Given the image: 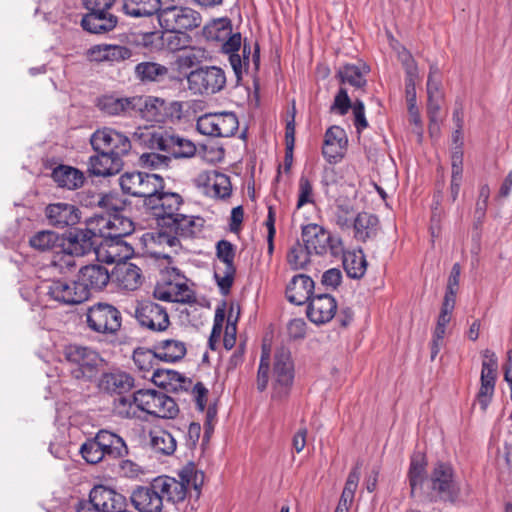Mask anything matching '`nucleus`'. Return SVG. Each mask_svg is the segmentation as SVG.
<instances>
[{
  "mask_svg": "<svg viewBox=\"0 0 512 512\" xmlns=\"http://www.w3.org/2000/svg\"><path fill=\"white\" fill-rule=\"evenodd\" d=\"M182 198L176 193L157 192L146 202V208L151 210L156 218L170 222L179 213Z\"/></svg>",
  "mask_w": 512,
  "mask_h": 512,
  "instance_id": "4be33fe9",
  "label": "nucleus"
},
{
  "mask_svg": "<svg viewBox=\"0 0 512 512\" xmlns=\"http://www.w3.org/2000/svg\"><path fill=\"white\" fill-rule=\"evenodd\" d=\"M122 191L134 197L144 198L146 202L164 188V180L157 174L145 172H126L119 178Z\"/></svg>",
  "mask_w": 512,
  "mask_h": 512,
  "instance_id": "1a4fd4ad",
  "label": "nucleus"
},
{
  "mask_svg": "<svg viewBox=\"0 0 512 512\" xmlns=\"http://www.w3.org/2000/svg\"><path fill=\"white\" fill-rule=\"evenodd\" d=\"M88 233L79 229L62 236L61 250L55 254L53 264L61 269L64 266L70 269L75 266L73 257H81L94 250L96 241Z\"/></svg>",
  "mask_w": 512,
  "mask_h": 512,
  "instance_id": "0eeeda50",
  "label": "nucleus"
},
{
  "mask_svg": "<svg viewBox=\"0 0 512 512\" xmlns=\"http://www.w3.org/2000/svg\"><path fill=\"white\" fill-rule=\"evenodd\" d=\"M62 236L50 230H43L35 233L30 239L29 244L35 250L46 252L55 248L61 249Z\"/></svg>",
  "mask_w": 512,
  "mask_h": 512,
  "instance_id": "c03bdc74",
  "label": "nucleus"
},
{
  "mask_svg": "<svg viewBox=\"0 0 512 512\" xmlns=\"http://www.w3.org/2000/svg\"><path fill=\"white\" fill-rule=\"evenodd\" d=\"M52 178L58 186L69 190L81 187L85 180L80 170L66 165L56 167L52 172Z\"/></svg>",
  "mask_w": 512,
  "mask_h": 512,
  "instance_id": "4c0bfd02",
  "label": "nucleus"
},
{
  "mask_svg": "<svg viewBox=\"0 0 512 512\" xmlns=\"http://www.w3.org/2000/svg\"><path fill=\"white\" fill-rule=\"evenodd\" d=\"M133 137L145 148L165 152L176 159L191 158L197 150L191 140L161 127L139 129Z\"/></svg>",
  "mask_w": 512,
  "mask_h": 512,
  "instance_id": "f03ea898",
  "label": "nucleus"
},
{
  "mask_svg": "<svg viewBox=\"0 0 512 512\" xmlns=\"http://www.w3.org/2000/svg\"><path fill=\"white\" fill-rule=\"evenodd\" d=\"M352 227L355 239L366 242L376 237L379 230V220L371 213L361 212L355 217Z\"/></svg>",
  "mask_w": 512,
  "mask_h": 512,
  "instance_id": "e433bc0d",
  "label": "nucleus"
},
{
  "mask_svg": "<svg viewBox=\"0 0 512 512\" xmlns=\"http://www.w3.org/2000/svg\"><path fill=\"white\" fill-rule=\"evenodd\" d=\"M159 25L168 32L181 33L201 25L200 14L190 7L174 5L162 0L157 14Z\"/></svg>",
  "mask_w": 512,
  "mask_h": 512,
  "instance_id": "423d86ee",
  "label": "nucleus"
},
{
  "mask_svg": "<svg viewBox=\"0 0 512 512\" xmlns=\"http://www.w3.org/2000/svg\"><path fill=\"white\" fill-rule=\"evenodd\" d=\"M236 274L234 263H218L215 266L214 277L223 295H227L233 285Z\"/></svg>",
  "mask_w": 512,
  "mask_h": 512,
  "instance_id": "09e8293b",
  "label": "nucleus"
},
{
  "mask_svg": "<svg viewBox=\"0 0 512 512\" xmlns=\"http://www.w3.org/2000/svg\"><path fill=\"white\" fill-rule=\"evenodd\" d=\"M355 216L350 206L337 205L334 211V221L342 229H349L353 226Z\"/></svg>",
  "mask_w": 512,
  "mask_h": 512,
  "instance_id": "052dcab7",
  "label": "nucleus"
},
{
  "mask_svg": "<svg viewBox=\"0 0 512 512\" xmlns=\"http://www.w3.org/2000/svg\"><path fill=\"white\" fill-rule=\"evenodd\" d=\"M482 356L480 387L476 394L474 405H479L481 411L484 412L491 403L494 395L498 361L495 353L489 349L484 350Z\"/></svg>",
  "mask_w": 512,
  "mask_h": 512,
  "instance_id": "ddd939ff",
  "label": "nucleus"
},
{
  "mask_svg": "<svg viewBox=\"0 0 512 512\" xmlns=\"http://www.w3.org/2000/svg\"><path fill=\"white\" fill-rule=\"evenodd\" d=\"M460 273L461 267L458 263H455L451 269V273L448 278L444 299L456 302Z\"/></svg>",
  "mask_w": 512,
  "mask_h": 512,
  "instance_id": "69168bd1",
  "label": "nucleus"
},
{
  "mask_svg": "<svg viewBox=\"0 0 512 512\" xmlns=\"http://www.w3.org/2000/svg\"><path fill=\"white\" fill-rule=\"evenodd\" d=\"M134 231V224L131 219L122 213L115 211L110 214V232L108 239L119 241Z\"/></svg>",
  "mask_w": 512,
  "mask_h": 512,
  "instance_id": "a18cd8bd",
  "label": "nucleus"
},
{
  "mask_svg": "<svg viewBox=\"0 0 512 512\" xmlns=\"http://www.w3.org/2000/svg\"><path fill=\"white\" fill-rule=\"evenodd\" d=\"M368 72L369 68L365 64H345L339 67L337 76L341 83L360 89L367 83L365 76Z\"/></svg>",
  "mask_w": 512,
  "mask_h": 512,
  "instance_id": "58836bf2",
  "label": "nucleus"
},
{
  "mask_svg": "<svg viewBox=\"0 0 512 512\" xmlns=\"http://www.w3.org/2000/svg\"><path fill=\"white\" fill-rule=\"evenodd\" d=\"M114 413L121 418H135L138 417L140 409L135 402V393L132 396H120L114 400L113 403Z\"/></svg>",
  "mask_w": 512,
  "mask_h": 512,
  "instance_id": "864d4df0",
  "label": "nucleus"
},
{
  "mask_svg": "<svg viewBox=\"0 0 512 512\" xmlns=\"http://www.w3.org/2000/svg\"><path fill=\"white\" fill-rule=\"evenodd\" d=\"M63 356L69 365L71 376L82 381H91L97 375L102 361L97 351L77 344L65 346Z\"/></svg>",
  "mask_w": 512,
  "mask_h": 512,
  "instance_id": "20e7f679",
  "label": "nucleus"
},
{
  "mask_svg": "<svg viewBox=\"0 0 512 512\" xmlns=\"http://www.w3.org/2000/svg\"><path fill=\"white\" fill-rule=\"evenodd\" d=\"M79 452L87 463L95 465L124 458L128 455V447L121 436L101 429L80 446Z\"/></svg>",
  "mask_w": 512,
  "mask_h": 512,
  "instance_id": "7ed1b4c3",
  "label": "nucleus"
},
{
  "mask_svg": "<svg viewBox=\"0 0 512 512\" xmlns=\"http://www.w3.org/2000/svg\"><path fill=\"white\" fill-rule=\"evenodd\" d=\"M110 214L95 215L86 221L85 230L95 240L96 237L108 239L110 232Z\"/></svg>",
  "mask_w": 512,
  "mask_h": 512,
  "instance_id": "3c124183",
  "label": "nucleus"
},
{
  "mask_svg": "<svg viewBox=\"0 0 512 512\" xmlns=\"http://www.w3.org/2000/svg\"><path fill=\"white\" fill-rule=\"evenodd\" d=\"M177 476L178 478L162 475L153 479L162 502L165 499L167 502L178 505L187 497L189 502L192 498L197 502L204 483V473L193 463H188L177 473Z\"/></svg>",
  "mask_w": 512,
  "mask_h": 512,
  "instance_id": "f257e3e1",
  "label": "nucleus"
},
{
  "mask_svg": "<svg viewBox=\"0 0 512 512\" xmlns=\"http://www.w3.org/2000/svg\"><path fill=\"white\" fill-rule=\"evenodd\" d=\"M431 490L442 501L455 502L460 489L454 480L453 469L449 464L438 463L435 465L431 477Z\"/></svg>",
  "mask_w": 512,
  "mask_h": 512,
  "instance_id": "f3484780",
  "label": "nucleus"
},
{
  "mask_svg": "<svg viewBox=\"0 0 512 512\" xmlns=\"http://www.w3.org/2000/svg\"><path fill=\"white\" fill-rule=\"evenodd\" d=\"M133 507L139 512H162L163 503L154 480L149 485L137 486L130 495Z\"/></svg>",
  "mask_w": 512,
  "mask_h": 512,
  "instance_id": "5701e85b",
  "label": "nucleus"
},
{
  "mask_svg": "<svg viewBox=\"0 0 512 512\" xmlns=\"http://www.w3.org/2000/svg\"><path fill=\"white\" fill-rule=\"evenodd\" d=\"M164 101L152 96H133V115L138 114L147 121H159Z\"/></svg>",
  "mask_w": 512,
  "mask_h": 512,
  "instance_id": "72a5a7b5",
  "label": "nucleus"
},
{
  "mask_svg": "<svg viewBox=\"0 0 512 512\" xmlns=\"http://www.w3.org/2000/svg\"><path fill=\"white\" fill-rule=\"evenodd\" d=\"M427 97L428 99H442L443 100V91L441 88V79L439 75L438 68L436 66L430 67V72L427 80Z\"/></svg>",
  "mask_w": 512,
  "mask_h": 512,
  "instance_id": "bf43d9fd",
  "label": "nucleus"
},
{
  "mask_svg": "<svg viewBox=\"0 0 512 512\" xmlns=\"http://www.w3.org/2000/svg\"><path fill=\"white\" fill-rule=\"evenodd\" d=\"M314 289V281L307 275H295L286 288V297L289 302L302 305L310 301Z\"/></svg>",
  "mask_w": 512,
  "mask_h": 512,
  "instance_id": "7c9ffc66",
  "label": "nucleus"
},
{
  "mask_svg": "<svg viewBox=\"0 0 512 512\" xmlns=\"http://www.w3.org/2000/svg\"><path fill=\"white\" fill-rule=\"evenodd\" d=\"M196 184L204 194L213 198H225L231 194V182L227 175L217 171H204L198 174Z\"/></svg>",
  "mask_w": 512,
  "mask_h": 512,
  "instance_id": "b1692460",
  "label": "nucleus"
},
{
  "mask_svg": "<svg viewBox=\"0 0 512 512\" xmlns=\"http://www.w3.org/2000/svg\"><path fill=\"white\" fill-rule=\"evenodd\" d=\"M294 379V367L290 353L280 350L275 355L273 368V398L282 399L289 393Z\"/></svg>",
  "mask_w": 512,
  "mask_h": 512,
  "instance_id": "a211bd4d",
  "label": "nucleus"
},
{
  "mask_svg": "<svg viewBox=\"0 0 512 512\" xmlns=\"http://www.w3.org/2000/svg\"><path fill=\"white\" fill-rule=\"evenodd\" d=\"M204 34L207 39L224 41L231 34V23L226 18L214 20L205 26Z\"/></svg>",
  "mask_w": 512,
  "mask_h": 512,
  "instance_id": "5fc2aeb1",
  "label": "nucleus"
},
{
  "mask_svg": "<svg viewBox=\"0 0 512 512\" xmlns=\"http://www.w3.org/2000/svg\"><path fill=\"white\" fill-rule=\"evenodd\" d=\"M162 0H124L123 11L134 18L149 17L158 14Z\"/></svg>",
  "mask_w": 512,
  "mask_h": 512,
  "instance_id": "a19ab883",
  "label": "nucleus"
},
{
  "mask_svg": "<svg viewBox=\"0 0 512 512\" xmlns=\"http://www.w3.org/2000/svg\"><path fill=\"white\" fill-rule=\"evenodd\" d=\"M135 402L140 411L159 418H173L178 413L176 402L166 394L154 390H138Z\"/></svg>",
  "mask_w": 512,
  "mask_h": 512,
  "instance_id": "9d476101",
  "label": "nucleus"
},
{
  "mask_svg": "<svg viewBox=\"0 0 512 512\" xmlns=\"http://www.w3.org/2000/svg\"><path fill=\"white\" fill-rule=\"evenodd\" d=\"M90 143L96 152H105L120 159L131 150L129 138L111 128L96 130L91 136Z\"/></svg>",
  "mask_w": 512,
  "mask_h": 512,
  "instance_id": "2eb2a0df",
  "label": "nucleus"
},
{
  "mask_svg": "<svg viewBox=\"0 0 512 512\" xmlns=\"http://www.w3.org/2000/svg\"><path fill=\"white\" fill-rule=\"evenodd\" d=\"M80 287L85 288L86 300L92 291H101L110 281V274L106 267L99 264H91L80 269L78 274Z\"/></svg>",
  "mask_w": 512,
  "mask_h": 512,
  "instance_id": "393cba45",
  "label": "nucleus"
},
{
  "mask_svg": "<svg viewBox=\"0 0 512 512\" xmlns=\"http://www.w3.org/2000/svg\"><path fill=\"white\" fill-rule=\"evenodd\" d=\"M339 257H342L343 267L350 278L360 279L364 276L367 269V261L361 249L344 251Z\"/></svg>",
  "mask_w": 512,
  "mask_h": 512,
  "instance_id": "ea45409f",
  "label": "nucleus"
},
{
  "mask_svg": "<svg viewBox=\"0 0 512 512\" xmlns=\"http://www.w3.org/2000/svg\"><path fill=\"white\" fill-rule=\"evenodd\" d=\"M51 299L67 305L79 304L86 300L85 288L77 281L53 280L46 286Z\"/></svg>",
  "mask_w": 512,
  "mask_h": 512,
  "instance_id": "412c9836",
  "label": "nucleus"
},
{
  "mask_svg": "<svg viewBox=\"0 0 512 512\" xmlns=\"http://www.w3.org/2000/svg\"><path fill=\"white\" fill-rule=\"evenodd\" d=\"M142 166L150 169H166L169 167L171 157L155 152L143 153L140 156Z\"/></svg>",
  "mask_w": 512,
  "mask_h": 512,
  "instance_id": "13d9d810",
  "label": "nucleus"
},
{
  "mask_svg": "<svg viewBox=\"0 0 512 512\" xmlns=\"http://www.w3.org/2000/svg\"><path fill=\"white\" fill-rule=\"evenodd\" d=\"M168 68L155 62H141L135 67L136 78L142 82H154L166 76Z\"/></svg>",
  "mask_w": 512,
  "mask_h": 512,
  "instance_id": "de8ad7c7",
  "label": "nucleus"
},
{
  "mask_svg": "<svg viewBox=\"0 0 512 512\" xmlns=\"http://www.w3.org/2000/svg\"><path fill=\"white\" fill-rule=\"evenodd\" d=\"M216 255L219 263H234L235 248L227 240H220L216 245Z\"/></svg>",
  "mask_w": 512,
  "mask_h": 512,
  "instance_id": "774afa93",
  "label": "nucleus"
},
{
  "mask_svg": "<svg viewBox=\"0 0 512 512\" xmlns=\"http://www.w3.org/2000/svg\"><path fill=\"white\" fill-rule=\"evenodd\" d=\"M133 386V377L122 371L104 373L98 382L99 389L109 394H123L130 391Z\"/></svg>",
  "mask_w": 512,
  "mask_h": 512,
  "instance_id": "2f4dec72",
  "label": "nucleus"
},
{
  "mask_svg": "<svg viewBox=\"0 0 512 512\" xmlns=\"http://www.w3.org/2000/svg\"><path fill=\"white\" fill-rule=\"evenodd\" d=\"M84 317L87 328L96 334L115 336L122 327L120 310L107 302H97L89 306Z\"/></svg>",
  "mask_w": 512,
  "mask_h": 512,
  "instance_id": "39448f33",
  "label": "nucleus"
},
{
  "mask_svg": "<svg viewBox=\"0 0 512 512\" xmlns=\"http://www.w3.org/2000/svg\"><path fill=\"white\" fill-rule=\"evenodd\" d=\"M302 239L309 251L316 255L330 253L333 257L343 254V242L324 227L310 223L302 227Z\"/></svg>",
  "mask_w": 512,
  "mask_h": 512,
  "instance_id": "6e6552de",
  "label": "nucleus"
},
{
  "mask_svg": "<svg viewBox=\"0 0 512 512\" xmlns=\"http://www.w3.org/2000/svg\"><path fill=\"white\" fill-rule=\"evenodd\" d=\"M346 146L345 131L339 126H332L325 133L322 154L330 164H336L344 157Z\"/></svg>",
  "mask_w": 512,
  "mask_h": 512,
  "instance_id": "c85d7f7f",
  "label": "nucleus"
},
{
  "mask_svg": "<svg viewBox=\"0 0 512 512\" xmlns=\"http://www.w3.org/2000/svg\"><path fill=\"white\" fill-rule=\"evenodd\" d=\"M149 437L150 447L155 453L170 456L175 452L177 442L168 431L156 428L150 431Z\"/></svg>",
  "mask_w": 512,
  "mask_h": 512,
  "instance_id": "79ce46f5",
  "label": "nucleus"
},
{
  "mask_svg": "<svg viewBox=\"0 0 512 512\" xmlns=\"http://www.w3.org/2000/svg\"><path fill=\"white\" fill-rule=\"evenodd\" d=\"M84 30L101 34L112 31L117 25V17L108 11H89L81 21Z\"/></svg>",
  "mask_w": 512,
  "mask_h": 512,
  "instance_id": "473e14b6",
  "label": "nucleus"
},
{
  "mask_svg": "<svg viewBox=\"0 0 512 512\" xmlns=\"http://www.w3.org/2000/svg\"><path fill=\"white\" fill-rule=\"evenodd\" d=\"M123 159L114 155L97 152L88 160V172L94 176H111L119 173L123 168Z\"/></svg>",
  "mask_w": 512,
  "mask_h": 512,
  "instance_id": "c756f323",
  "label": "nucleus"
},
{
  "mask_svg": "<svg viewBox=\"0 0 512 512\" xmlns=\"http://www.w3.org/2000/svg\"><path fill=\"white\" fill-rule=\"evenodd\" d=\"M312 203H314L312 184L307 177L301 176L299 179L297 208L300 209L304 205Z\"/></svg>",
  "mask_w": 512,
  "mask_h": 512,
  "instance_id": "e2e57ef3",
  "label": "nucleus"
},
{
  "mask_svg": "<svg viewBox=\"0 0 512 512\" xmlns=\"http://www.w3.org/2000/svg\"><path fill=\"white\" fill-rule=\"evenodd\" d=\"M125 498L111 488L98 485L92 488L89 499L78 504L77 512H119Z\"/></svg>",
  "mask_w": 512,
  "mask_h": 512,
  "instance_id": "9b49d317",
  "label": "nucleus"
},
{
  "mask_svg": "<svg viewBox=\"0 0 512 512\" xmlns=\"http://www.w3.org/2000/svg\"><path fill=\"white\" fill-rule=\"evenodd\" d=\"M269 381V350L262 349V355L257 372V389L262 392L267 388Z\"/></svg>",
  "mask_w": 512,
  "mask_h": 512,
  "instance_id": "680f3d73",
  "label": "nucleus"
},
{
  "mask_svg": "<svg viewBox=\"0 0 512 512\" xmlns=\"http://www.w3.org/2000/svg\"><path fill=\"white\" fill-rule=\"evenodd\" d=\"M337 311V302L329 294L313 296L307 307V317L311 322L321 325L333 319Z\"/></svg>",
  "mask_w": 512,
  "mask_h": 512,
  "instance_id": "bb28decb",
  "label": "nucleus"
},
{
  "mask_svg": "<svg viewBox=\"0 0 512 512\" xmlns=\"http://www.w3.org/2000/svg\"><path fill=\"white\" fill-rule=\"evenodd\" d=\"M153 382L167 390H177L182 386L184 377L177 371L171 369H156L152 373Z\"/></svg>",
  "mask_w": 512,
  "mask_h": 512,
  "instance_id": "49530a36",
  "label": "nucleus"
},
{
  "mask_svg": "<svg viewBox=\"0 0 512 512\" xmlns=\"http://www.w3.org/2000/svg\"><path fill=\"white\" fill-rule=\"evenodd\" d=\"M116 279L126 290H135L141 284V270L135 264L124 263L117 267Z\"/></svg>",
  "mask_w": 512,
  "mask_h": 512,
  "instance_id": "37998d69",
  "label": "nucleus"
},
{
  "mask_svg": "<svg viewBox=\"0 0 512 512\" xmlns=\"http://www.w3.org/2000/svg\"><path fill=\"white\" fill-rule=\"evenodd\" d=\"M360 479V465L357 464L349 473L344 489L342 491L339 502L348 504L351 506L355 491L358 487V482Z\"/></svg>",
  "mask_w": 512,
  "mask_h": 512,
  "instance_id": "4d7b16f0",
  "label": "nucleus"
},
{
  "mask_svg": "<svg viewBox=\"0 0 512 512\" xmlns=\"http://www.w3.org/2000/svg\"><path fill=\"white\" fill-rule=\"evenodd\" d=\"M154 358H156L154 355V348L152 350L137 349L133 354V361L135 365L140 370L147 372L153 369Z\"/></svg>",
  "mask_w": 512,
  "mask_h": 512,
  "instance_id": "0e129e2a",
  "label": "nucleus"
},
{
  "mask_svg": "<svg viewBox=\"0 0 512 512\" xmlns=\"http://www.w3.org/2000/svg\"><path fill=\"white\" fill-rule=\"evenodd\" d=\"M189 89L195 94H215L226 84L224 71L215 66L201 67L191 71L187 77Z\"/></svg>",
  "mask_w": 512,
  "mask_h": 512,
  "instance_id": "4468645a",
  "label": "nucleus"
},
{
  "mask_svg": "<svg viewBox=\"0 0 512 512\" xmlns=\"http://www.w3.org/2000/svg\"><path fill=\"white\" fill-rule=\"evenodd\" d=\"M45 216L49 225L63 229L74 226L80 221L79 209L69 203H52L45 208Z\"/></svg>",
  "mask_w": 512,
  "mask_h": 512,
  "instance_id": "cd10ccee",
  "label": "nucleus"
},
{
  "mask_svg": "<svg viewBox=\"0 0 512 512\" xmlns=\"http://www.w3.org/2000/svg\"><path fill=\"white\" fill-rule=\"evenodd\" d=\"M196 127L206 136L231 137L238 130L239 121L233 112L207 113L197 119Z\"/></svg>",
  "mask_w": 512,
  "mask_h": 512,
  "instance_id": "f8f14e48",
  "label": "nucleus"
},
{
  "mask_svg": "<svg viewBox=\"0 0 512 512\" xmlns=\"http://www.w3.org/2000/svg\"><path fill=\"white\" fill-rule=\"evenodd\" d=\"M174 279L164 280L158 283L153 295L156 299L166 302L187 303L193 298L192 292L184 282V276L176 268H172Z\"/></svg>",
  "mask_w": 512,
  "mask_h": 512,
  "instance_id": "aec40b11",
  "label": "nucleus"
},
{
  "mask_svg": "<svg viewBox=\"0 0 512 512\" xmlns=\"http://www.w3.org/2000/svg\"><path fill=\"white\" fill-rule=\"evenodd\" d=\"M85 56L90 62L114 64L128 60L132 56V51L126 46L103 43L90 47Z\"/></svg>",
  "mask_w": 512,
  "mask_h": 512,
  "instance_id": "a878e982",
  "label": "nucleus"
},
{
  "mask_svg": "<svg viewBox=\"0 0 512 512\" xmlns=\"http://www.w3.org/2000/svg\"><path fill=\"white\" fill-rule=\"evenodd\" d=\"M153 347L156 359L170 363L180 361L187 353L186 344L177 339L161 340L155 343Z\"/></svg>",
  "mask_w": 512,
  "mask_h": 512,
  "instance_id": "f704fd0d",
  "label": "nucleus"
},
{
  "mask_svg": "<svg viewBox=\"0 0 512 512\" xmlns=\"http://www.w3.org/2000/svg\"><path fill=\"white\" fill-rule=\"evenodd\" d=\"M311 254L313 253L309 251L305 245L302 246L300 243H296L291 247L287 255V260L292 269L300 270L304 269L310 262Z\"/></svg>",
  "mask_w": 512,
  "mask_h": 512,
  "instance_id": "6e6d98bb",
  "label": "nucleus"
},
{
  "mask_svg": "<svg viewBox=\"0 0 512 512\" xmlns=\"http://www.w3.org/2000/svg\"><path fill=\"white\" fill-rule=\"evenodd\" d=\"M135 318L141 327L153 332H163L170 325L166 308L151 301H144L137 305Z\"/></svg>",
  "mask_w": 512,
  "mask_h": 512,
  "instance_id": "6ab92c4d",
  "label": "nucleus"
},
{
  "mask_svg": "<svg viewBox=\"0 0 512 512\" xmlns=\"http://www.w3.org/2000/svg\"><path fill=\"white\" fill-rule=\"evenodd\" d=\"M165 225L179 237L189 238L196 233L195 220L184 214H178L170 222H165Z\"/></svg>",
  "mask_w": 512,
  "mask_h": 512,
  "instance_id": "8fccbe9b",
  "label": "nucleus"
},
{
  "mask_svg": "<svg viewBox=\"0 0 512 512\" xmlns=\"http://www.w3.org/2000/svg\"><path fill=\"white\" fill-rule=\"evenodd\" d=\"M98 108L110 116H132L133 97L104 95L97 101Z\"/></svg>",
  "mask_w": 512,
  "mask_h": 512,
  "instance_id": "c9c22d12",
  "label": "nucleus"
},
{
  "mask_svg": "<svg viewBox=\"0 0 512 512\" xmlns=\"http://www.w3.org/2000/svg\"><path fill=\"white\" fill-rule=\"evenodd\" d=\"M426 465L427 463L422 454H417L412 457L408 473L412 493L415 492L418 486L420 487L422 485L425 479Z\"/></svg>",
  "mask_w": 512,
  "mask_h": 512,
  "instance_id": "603ef678",
  "label": "nucleus"
},
{
  "mask_svg": "<svg viewBox=\"0 0 512 512\" xmlns=\"http://www.w3.org/2000/svg\"><path fill=\"white\" fill-rule=\"evenodd\" d=\"M222 51L228 55L229 63L237 77L240 79L248 71L251 56V45L244 41L240 33L230 34L222 41Z\"/></svg>",
  "mask_w": 512,
  "mask_h": 512,
  "instance_id": "dca6fc26",
  "label": "nucleus"
},
{
  "mask_svg": "<svg viewBox=\"0 0 512 512\" xmlns=\"http://www.w3.org/2000/svg\"><path fill=\"white\" fill-rule=\"evenodd\" d=\"M353 123L358 133H361L368 127V121L365 116V105L361 100L356 99L352 106Z\"/></svg>",
  "mask_w": 512,
  "mask_h": 512,
  "instance_id": "338daca9",
  "label": "nucleus"
}]
</instances>
